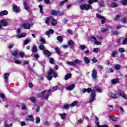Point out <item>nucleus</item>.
<instances>
[{
    "label": "nucleus",
    "instance_id": "obj_1",
    "mask_svg": "<svg viewBox=\"0 0 127 127\" xmlns=\"http://www.w3.org/2000/svg\"><path fill=\"white\" fill-rule=\"evenodd\" d=\"M51 91H52V89L47 91H43L41 94L38 95V97H40L42 100H48V98H49V93H50Z\"/></svg>",
    "mask_w": 127,
    "mask_h": 127
},
{
    "label": "nucleus",
    "instance_id": "obj_2",
    "mask_svg": "<svg viewBox=\"0 0 127 127\" xmlns=\"http://www.w3.org/2000/svg\"><path fill=\"white\" fill-rule=\"evenodd\" d=\"M81 9H85V10H89V9H93V6L89 4H81L80 5Z\"/></svg>",
    "mask_w": 127,
    "mask_h": 127
},
{
    "label": "nucleus",
    "instance_id": "obj_3",
    "mask_svg": "<svg viewBox=\"0 0 127 127\" xmlns=\"http://www.w3.org/2000/svg\"><path fill=\"white\" fill-rule=\"evenodd\" d=\"M96 99V91L95 90H92L91 91V94L90 95V99L88 101V103H93L94 101Z\"/></svg>",
    "mask_w": 127,
    "mask_h": 127
},
{
    "label": "nucleus",
    "instance_id": "obj_4",
    "mask_svg": "<svg viewBox=\"0 0 127 127\" xmlns=\"http://www.w3.org/2000/svg\"><path fill=\"white\" fill-rule=\"evenodd\" d=\"M91 77L93 80H97V77H98V73H97V70L93 69L91 73Z\"/></svg>",
    "mask_w": 127,
    "mask_h": 127
},
{
    "label": "nucleus",
    "instance_id": "obj_5",
    "mask_svg": "<svg viewBox=\"0 0 127 127\" xmlns=\"http://www.w3.org/2000/svg\"><path fill=\"white\" fill-rule=\"evenodd\" d=\"M48 76L47 77L48 80H49V81H51V80H52V78H53V76L52 75H53V70L52 69H50L48 73Z\"/></svg>",
    "mask_w": 127,
    "mask_h": 127
},
{
    "label": "nucleus",
    "instance_id": "obj_6",
    "mask_svg": "<svg viewBox=\"0 0 127 127\" xmlns=\"http://www.w3.org/2000/svg\"><path fill=\"white\" fill-rule=\"evenodd\" d=\"M13 11L14 12H16V13L18 12H20L21 10L20 8L17 6L16 5H13L12 7Z\"/></svg>",
    "mask_w": 127,
    "mask_h": 127
},
{
    "label": "nucleus",
    "instance_id": "obj_7",
    "mask_svg": "<svg viewBox=\"0 0 127 127\" xmlns=\"http://www.w3.org/2000/svg\"><path fill=\"white\" fill-rule=\"evenodd\" d=\"M118 94L121 96V97H123L124 99H125L126 100H127V95L125 94V92L123 91H122L121 90L118 91Z\"/></svg>",
    "mask_w": 127,
    "mask_h": 127
},
{
    "label": "nucleus",
    "instance_id": "obj_8",
    "mask_svg": "<svg viewBox=\"0 0 127 127\" xmlns=\"http://www.w3.org/2000/svg\"><path fill=\"white\" fill-rule=\"evenodd\" d=\"M21 26L24 27L25 29H30V27H31V26L30 25V24L29 23H24L21 25Z\"/></svg>",
    "mask_w": 127,
    "mask_h": 127
},
{
    "label": "nucleus",
    "instance_id": "obj_9",
    "mask_svg": "<svg viewBox=\"0 0 127 127\" xmlns=\"http://www.w3.org/2000/svg\"><path fill=\"white\" fill-rule=\"evenodd\" d=\"M26 121H30L31 122H33L34 121L33 116L32 115H27L25 117Z\"/></svg>",
    "mask_w": 127,
    "mask_h": 127
},
{
    "label": "nucleus",
    "instance_id": "obj_10",
    "mask_svg": "<svg viewBox=\"0 0 127 127\" xmlns=\"http://www.w3.org/2000/svg\"><path fill=\"white\" fill-rule=\"evenodd\" d=\"M50 19L52 21V25L53 26H56L57 25V21L55 19H54L53 17H51Z\"/></svg>",
    "mask_w": 127,
    "mask_h": 127
},
{
    "label": "nucleus",
    "instance_id": "obj_11",
    "mask_svg": "<svg viewBox=\"0 0 127 127\" xmlns=\"http://www.w3.org/2000/svg\"><path fill=\"white\" fill-rule=\"evenodd\" d=\"M5 83H7L8 81V77H9V73H6L3 75Z\"/></svg>",
    "mask_w": 127,
    "mask_h": 127
},
{
    "label": "nucleus",
    "instance_id": "obj_12",
    "mask_svg": "<svg viewBox=\"0 0 127 127\" xmlns=\"http://www.w3.org/2000/svg\"><path fill=\"white\" fill-rule=\"evenodd\" d=\"M74 88H75V84H72L70 85H68L66 87V90H67L68 91H72V90H73V89H74Z\"/></svg>",
    "mask_w": 127,
    "mask_h": 127
},
{
    "label": "nucleus",
    "instance_id": "obj_13",
    "mask_svg": "<svg viewBox=\"0 0 127 127\" xmlns=\"http://www.w3.org/2000/svg\"><path fill=\"white\" fill-rule=\"evenodd\" d=\"M23 5L25 9H26V10H28L29 9V6H28V3H27V1H23Z\"/></svg>",
    "mask_w": 127,
    "mask_h": 127
},
{
    "label": "nucleus",
    "instance_id": "obj_14",
    "mask_svg": "<svg viewBox=\"0 0 127 127\" xmlns=\"http://www.w3.org/2000/svg\"><path fill=\"white\" fill-rule=\"evenodd\" d=\"M96 125L97 127H109V126L106 124L103 125H100V123L99 122V121L96 122Z\"/></svg>",
    "mask_w": 127,
    "mask_h": 127
},
{
    "label": "nucleus",
    "instance_id": "obj_15",
    "mask_svg": "<svg viewBox=\"0 0 127 127\" xmlns=\"http://www.w3.org/2000/svg\"><path fill=\"white\" fill-rule=\"evenodd\" d=\"M8 12L7 10L1 11L0 12V16H3V15H7Z\"/></svg>",
    "mask_w": 127,
    "mask_h": 127
},
{
    "label": "nucleus",
    "instance_id": "obj_16",
    "mask_svg": "<svg viewBox=\"0 0 127 127\" xmlns=\"http://www.w3.org/2000/svg\"><path fill=\"white\" fill-rule=\"evenodd\" d=\"M120 81V79H119V78H115V79H113L112 80H111V82L112 84H118V83H119Z\"/></svg>",
    "mask_w": 127,
    "mask_h": 127
},
{
    "label": "nucleus",
    "instance_id": "obj_17",
    "mask_svg": "<svg viewBox=\"0 0 127 127\" xmlns=\"http://www.w3.org/2000/svg\"><path fill=\"white\" fill-rule=\"evenodd\" d=\"M25 36H26V34L25 33H22L20 35H18L16 36V38L17 39H19V38H21L22 37H25Z\"/></svg>",
    "mask_w": 127,
    "mask_h": 127
},
{
    "label": "nucleus",
    "instance_id": "obj_18",
    "mask_svg": "<svg viewBox=\"0 0 127 127\" xmlns=\"http://www.w3.org/2000/svg\"><path fill=\"white\" fill-rule=\"evenodd\" d=\"M98 5H99L100 7H105V5L104 4V0H100L98 3Z\"/></svg>",
    "mask_w": 127,
    "mask_h": 127
},
{
    "label": "nucleus",
    "instance_id": "obj_19",
    "mask_svg": "<svg viewBox=\"0 0 127 127\" xmlns=\"http://www.w3.org/2000/svg\"><path fill=\"white\" fill-rule=\"evenodd\" d=\"M44 53H45V54H46V55H47L48 57H49L51 56V53L49 52V51H48V50H44Z\"/></svg>",
    "mask_w": 127,
    "mask_h": 127
},
{
    "label": "nucleus",
    "instance_id": "obj_20",
    "mask_svg": "<svg viewBox=\"0 0 127 127\" xmlns=\"http://www.w3.org/2000/svg\"><path fill=\"white\" fill-rule=\"evenodd\" d=\"M73 62V66H76L77 64H80V63H81V61L78 59L74 60Z\"/></svg>",
    "mask_w": 127,
    "mask_h": 127
},
{
    "label": "nucleus",
    "instance_id": "obj_21",
    "mask_svg": "<svg viewBox=\"0 0 127 127\" xmlns=\"http://www.w3.org/2000/svg\"><path fill=\"white\" fill-rule=\"evenodd\" d=\"M37 47H36L35 45L33 46V48L32 49V52L33 53H36L37 52Z\"/></svg>",
    "mask_w": 127,
    "mask_h": 127
},
{
    "label": "nucleus",
    "instance_id": "obj_22",
    "mask_svg": "<svg viewBox=\"0 0 127 127\" xmlns=\"http://www.w3.org/2000/svg\"><path fill=\"white\" fill-rule=\"evenodd\" d=\"M0 23L3 26H7V22H6V20H5V19L2 20Z\"/></svg>",
    "mask_w": 127,
    "mask_h": 127
},
{
    "label": "nucleus",
    "instance_id": "obj_23",
    "mask_svg": "<svg viewBox=\"0 0 127 127\" xmlns=\"http://www.w3.org/2000/svg\"><path fill=\"white\" fill-rule=\"evenodd\" d=\"M83 60L86 64H89V63H90V60L89 58H88V57H83Z\"/></svg>",
    "mask_w": 127,
    "mask_h": 127
},
{
    "label": "nucleus",
    "instance_id": "obj_24",
    "mask_svg": "<svg viewBox=\"0 0 127 127\" xmlns=\"http://www.w3.org/2000/svg\"><path fill=\"white\" fill-rule=\"evenodd\" d=\"M71 77H72V74L71 73H68L65 75L64 79L65 80H69Z\"/></svg>",
    "mask_w": 127,
    "mask_h": 127
},
{
    "label": "nucleus",
    "instance_id": "obj_25",
    "mask_svg": "<svg viewBox=\"0 0 127 127\" xmlns=\"http://www.w3.org/2000/svg\"><path fill=\"white\" fill-rule=\"evenodd\" d=\"M117 54L118 51L117 50H115L113 52H112V53L111 54V57L115 58V57H116V55H117Z\"/></svg>",
    "mask_w": 127,
    "mask_h": 127
},
{
    "label": "nucleus",
    "instance_id": "obj_26",
    "mask_svg": "<svg viewBox=\"0 0 127 127\" xmlns=\"http://www.w3.org/2000/svg\"><path fill=\"white\" fill-rule=\"evenodd\" d=\"M39 7L40 8V13H42V14H43V13H44L43 6L42 4H40L39 5Z\"/></svg>",
    "mask_w": 127,
    "mask_h": 127
},
{
    "label": "nucleus",
    "instance_id": "obj_27",
    "mask_svg": "<svg viewBox=\"0 0 127 127\" xmlns=\"http://www.w3.org/2000/svg\"><path fill=\"white\" fill-rule=\"evenodd\" d=\"M78 104V101H74L72 103L69 104L70 107H75Z\"/></svg>",
    "mask_w": 127,
    "mask_h": 127
},
{
    "label": "nucleus",
    "instance_id": "obj_28",
    "mask_svg": "<svg viewBox=\"0 0 127 127\" xmlns=\"http://www.w3.org/2000/svg\"><path fill=\"white\" fill-rule=\"evenodd\" d=\"M55 49L58 55H60L61 54V52L60 51V50H59V48L57 47Z\"/></svg>",
    "mask_w": 127,
    "mask_h": 127
},
{
    "label": "nucleus",
    "instance_id": "obj_29",
    "mask_svg": "<svg viewBox=\"0 0 127 127\" xmlns=\"http://www.w3.org/2000/svg\"><path fill=\"white\" fill-rule=\"evenodd\" d=\"M121 68H122V67L121 66V65H120L119 64H115V68L116 69V70H120V69H121Z\"/></svg>",
    "mask_w": 127,
    "mask_h": 127
},
{
    "label": "nucleus",
    "instance_id": "obj_30",
    "mask_svg": "<svg viewBox=\"0 0 127 127\" xmlns=\"http://www.w3.org/2000/svg\"><path fill=\"white\" fill-rule=\"evenodd\" d=\"M39 48L40 50H44L45 49V46H44V45L40 44L39 46Z\"/></svg>",
    "mask_w": 127,
    "mask_h": 127
},
{
    "label": "nucleus",
    "instance_id": "obj_31",
    "mask_svg": "<svg viewBox=\"0 0 127 127\" xmlns=\"http://www.w3.org/2000/svg\"><path fill=\"white\" fill-rule=\"evenodd\" d=\"M65 63L67 64V65H69V66H74L73 61L66 62Z\"/></svg>",
    "mask_w": 127,
    "mask_h": 127
},
{
    "label": "nucleus",
    "instance_id": "obj_32",
    "mask_svg": "<svg viewBox=\"0 0 127 127\" xmlns=\"http://www.w3.org/2000/svg\"><path fill=\"white\" fill-rule=\"evenodd\" d=\"M96 17L100 18V19H105V17L101 15L100 14H96Z\"/></svg>",
    "mask_w": 127,
    "mask_h": 127
},
{
    "label": "nucleus",
    "instance_id": "obj_33",
    "mask_svg": "<svg viewBox=\"0 0 127 127\" xmlns=\"http://www.w3.org/2000/svg\"><path fill=\"white\" fill-rule=\"evenodd\" d=\"M30 41H31V39H26L25 41H24V45H26L27 44H28V43H29V42H30Z\"/></svg>",
    "mask_w": 127,
    "mask_h": 127
},
{
    "label": "nucleus",
    "instance_id": "obj_34",
    "mask_svg": "<svg viewBox=\"0 0 127 127\" xmlns=\"http://www.w3.org/2000/svg\"><path fill=\"white\" fill-rule=\"evenodd\" d=\"M60 116L62 120H65V119L66 118V114L65 113L61 114Z\"/></svg>",
    "mask_w": 127,
    "mask_h": 127
},
{
    "label": "nucleus",
    "instance_id": "obj_35",
    "mask_svg": "<svg viewBox=\"0 0 127 127\" xmlns=\"http://www.w3.org/2000/svg\"><path fill=\"white\" fill-rule=\"evenodd\" d=\"M50 20H51V19H50V18L48 17L45 19V22L46 23V24L48 25V24H49V21H50Z\"/></svg>",
    "mask_w": 127,
    "mask_h": 127
},
{
    "label": "nucleus",
    "instance_id": "obj_36",
    "mask_svg": "<svg viewBox=\"0 0 127 127\" xmlns=\"http://www.w3.org/2000/svg\"><path fill=\"white\" fill-rule=\"evenodd\" d=\"M110 119H111V120L114 122H117L118 121V118L117 117L110 116Z\"/></svg>",
    "mask_w": 127,
    "mask_h": 127
},
{
    "label": "nucleus",
    "instance_id": "obj_37",
    "mask_svg": "<svg viewBox=\"0 0 127 127\" xmlns=\"http://www.w3.org/2000/svg\"><path fill=\"white\" fill-rule=\"evenodd\" d=\"M79 48L81 50H84L85 48H87V46L84 45H80L79 46Z\"/></svg>",
    "mask_w": 127,
    "mask_h": 127
},
{
    "label": "nucleus",
    "instance_id": "obj_38",
    "mask_svg": "<svg viewBox=\"0 0 127 127\" xmlns=\"http://www.w3.org/2000/svg\"><path fill=\"white\" fill-rule=\"evenodd\" d=\"M57 39L60 42H62L63 41V38H62V36H58Z\"/></svg>",
    "mask_w": 127,
    "mask_h": 127
},
{
    "label": "nucleus",
    "instance_id": "obj_39",
    "mask_svg": "<svg viewBox=\"0 0 127 127\" xmlns=\"http://www.w3.org/2000/svg\"><path fill=\"white\" fill-rule=\"evenodd\" d=\"M100 48H94L93 49V51L95 52V53H99V52H100Z\"/></svg>",
    "mask_w": 127,
    "mask_h": 127
},
{
    "label": "nucleus",
    "instance_id": "obj_40",
    "mask_svg": "<svg viewBox=\"0 0 127 127\" xmlns=\"http://www.w3.org/2000/svg\"><path fill=\"white\" fill-rule=\"evenodd\" d=\"M110 97L111 98H112V99H117V98H118L117 97V95H116L115 94H114V93H111V95H110Z\"/></svg>",
    "mask_w": 127,
    "mask_h": 127
},
{
    "label": "nucleus",
    "instance_id": "obj_41",
    "mask_svg": "<svg viewBox=\"0 0 127 127\" xmlns=\"http://www.w3.org/2000/svg\"><path fill=\"white\" fill-rule=\"evenodd\" d=\"M40 41H41V42H42V44H45L46 43V41H45V38H42L40 39Z\"/></svg>",
    "mask_w": 127,
    "mask_h": 127
},
{
    "label": "nucleus",
    "instance_id": "obj_42",
    "mask_svg": "<svg viewBox=\"0 0 127 127\" xmlns=\"http://www.w3.org/2000/svg\"><path fill=\"white\" fill-rule=\"evenodd\" d=\"M127 44V38H125L122 42V45H126V44Z\"/></svg>",
    "mask_w": 127,
    "mask_h": 127
},
{
    "label": "nucleus",
    "instance_id": "obj_43",
    "mask_svg": "<svg viewBox=\"0 0 127 127\" xmlns=\"http://www.w3.org/2000/svg\"><path fill=\"white\" fill-rule=\"evenodd\" d=\"M68 45H71V46H74V42L72 40H70L68 42Z\"/></svg>",
    "mask_w": 127,
    "mask_h": 127
},
{
    "label": "nucleus",
    "instance_id": "obj_44",
    "mask_svg": "<svg viewBox=\"0 0 127 127\" xmlns=\"http://www.w3.org/2000/svg\"><path fill=\"white\" fill-rule=\"evenodd\" d=\"M118 5L117 3H112L111 4V7H118Z\"/></svg>",
    "mask_w": 127,
    "mask_h": 127
},
{
    "label": "nucleus",
    "instance_id": "obj_45",
    "mask_svg": "<svg viewBox=\"0 0 127 127\" xmlns=\"http://www.w3.org/2000/svg\"><path fill=\"white\" fill-rule=\"evenodd\" d=\"M30 100L32 102V103H35L36 98L34 97H32L30 98Z\"/></svg>",
    "mask_w": 127,
    "mask_h": 127
},
{
    "label": "nucleus",
    "instance_id": "obj_46",
    "mask_svg": "<svg viewBox=\"0 0 127 127\" xmlns=\"http://www.w3.org/2000/svg\"><path fill=\"white\" fill-rule=\"evenodd\" d=\"M50 63L51 64H52V65H54V64H55V63H54V59L53 58L50 59Z\"/></svg>",
    "mask_w": 127,
    "mask_h": 127
},
{
    "label": "nucleus",
    "instance_id": "obj_47",
    "mask_svg": "<svg viewBox=\"0 0 127 127\" xmlns=\"http://www.w3.org/2000/svg\"><path fill=\"white\" fill-rule=\"evenodd\" d=\"M121 3L122 4H123V5H127V0H121Z\"/></svg>",
    "mask_w": 127,
    "mask_h": 127
},
{
    "label": "nucleus",
    "instance_id": "obj_48",
    "mask_svg": "<svg viewBox=\"0 0 127 127\" xmlns=\"http://www.w3.org/2000/svg\"><path fill=\"white\" fill-rule=\"evenodd\" d=\"M69 107H70V105L69 104H65L64 106V109H65V110H68Z\"/></svg>",
    "mask_w": 127,
    "mask_h": 127
},
{
    "label": "nucleus",
    "instance_id": "obj_49",
    "mask_svg": "<svg viewBox=\"0 0 127 127\" xmlns=\"http://www.w3.org/2000/svg\"><path fill=\"white\" fill-rule=\"evenodd\" d=\"M58 12V11H56V10H53L52 11V14H53V15H57Z\"/></svg>",
    "mask_w": 127,
    "mask_h": 127
},
{
    "label": "nucleus",
    "instance_id": "obj_50",
    "mask_svg": "<svg viewBox=\"0 0 127 127\" xmlns=\"http://www.w3.org/2000/svg\"><path fill=\"white\" fill-rule=\"evenodd\" d=\"M12 55H13V56H16L17 55V51H14L13 52H12Z\"/></svg>",
    "mask_w": 127,
    "mask_h": 127
},
{
    "label": "nucleus",
    "instance_id": "obj_51",
    "mask_svg": "<svg viewBox=\"0 0 127 127\" xmlns=\"http://www.w3.org/2000/svg\"><path fill=\"white\" fill-rule=\"evenodd\" d=\"M122 23H127V18H124L121 20Z\"/></svg>",
    "mask_w": 127,
    "mask_h": 127
},
{
    "label": "nucleus",
    "instance_id": "obj_52",
    "mask_svg": "<svg viewBox=\"0 0 127 127\" xmlns=\"http://www.w3.org/2000/svg\"><path fill=\"white\" fill-rule=\"evenodd\" d=\"M21 108L22 110H26V106H25V105L24 104L21 105Z\"/></svg>",
    "mask_w": 127,
    "mask_h": 127
},
{
    "label": "nucleus",
    "instance_id": "obj_53",
    "mask_svg": "<svg viewBox=\"0 0 127 127\" xmlns=\"http://www.w3.org/2000/svg\"><path fill=\"white\" fill-rule=\"evenodd\" d=\"M119 52H121V53H124V52H126V50L124 48H120L119 49Z\"/></svg>",
    "mask_w": 127,
    "mask_h": 127
},
{
    "label": "nucleus",
    "instance_id": "obj_54",
    "mask_svg": "<svg viewBox=\"0 0 127 127\" xmlns=\"http://www.w3.org/2000/svg\"><path fill=\"white\" fill-rule=\"evenodd\" d=\"M19 55L21 57V58H23V57H24V53L22 52L21 53H19Z\"/></svg>",
    "mask_w": 127,
    "mask_h": 127
},
{
    "label": "nucleus",
    "instance_id": "obj_55",
    "mask_svg": "<svg viewBox=\"0 0 127 127\" xmlns=\"http://www.w3.org/2000/svg\"><path fill=\"white\" fill-rule=\"evenodd\" d=\"M23 65H27L28 64H29V61H24L23 62Z\"/></svg>",
    "mask_w": 127,
    "mask_h": 127
},
{
    "label": "nucleus",
    "instance_id": "obj_56",
    "mask_svg": "<svg viewBox=\"0 0 127 127\" xmlns=\"http://www.w3.org/2000/svg\"><path fill=\"white\" fill-rule=\"evenodd\" d=\"M120 15H117L115 18L114 19V20H115V21H117V20H118L119 18H120Z\"/></svg>",
    "mask_w": 127,
    "mask_h": 127
},
{
    "label": "nucleus",
    "instance_id": "obj_57",
    "mask_svg": "<svg viewBox=\"0 0 127 127\" xmlns=\"http://www.w3.org/2000/svg\"><path fill=\"white\" fill-rule=\"evenodd\" d=\"M13 44H9L8 46V48H9V49H11V48L13 47Z\"/></svg>",
    "mask_w": 127,
    "mask_h": 127
},
{
    "label": "nucleus",
    "instance_id": "obj_58",
    "mask_svg": "<svg viewBox=\"0 0 127 127\" xmlns=\"http://www.w3.org/2000/svg\"><path fill=\"white\" fill-rule=\"evenodd\" d=\"M36 124H39L40 123V118L38 117L36 118Z\"/></svg>",
    "mask_w": 127,
    "mask_h": 127
},
{
    "label": "nucleus",
    "instance_id": "obj_59",
    "mask_svg": "<svg viewBox=\"0 0 127 127\" xmlns=\"http://www.w3.org/2000/svg\"><path fill=\"white\" fill-rule=\"evenodd\" d=\"M64 14V12L62 11H58L57 15H63Z\"/></svg>",
    "mask_w": 127,
    "mask_h": 127
},
{
    "label": "nucleus",
    "instance_id": "obj_60",
    "mask_svg": "<svg viewBox=\"0 0 127 127\" xmlns=\"http://www.w3.org/2000/svg\"><path fill=\"white\" fill-rule=\"evenodd\" d=\"M90 41L92 42L94 41H96V37H91L90 38Z\"/></svg>",
    "mask_w": 127,
    "mask_h": 127
},
{
    "label": "nucleus",
    "instance_id": "obj_61",
    "mask_svg": "<svg viewBox=\"0 0 127 127\" xmlns=\"http://www.w3.org/2000/svg\"><path fill=\"white\" fill-rule=\"evenodd\" d=\"M65 2H66V1H65V0L61 2V3H60V6H62V5H63V4H64V3H65Z\"/></svg>",
    "mask_w": 127,
    "mask_h": 127
},
{
    "label": "nucleus",
    "instance_id": "obj_62",
    "mask_svg": "<svg viewBox=\"0 0 127 127\" xmlns=\"http://www.w3.org/2000/svg\"><path fill=\"white\" fill-rule=\"evenodd\" d=\"M46 4H49L50 3V0H44Z\"/></svg>",
    "mask_w": 127,
    "mask_h": 127
},
{
    "label": "nucleus",
    "instance_id": "obj_63",
    "mask_svg": "<svg viewBox=\"0 0 127 127\" xmlns=\"http://www.w3.org/2000/svg\"><path fill=\"white\" fill-rule=\"evenodd\" d=\"M86 92H87V89H86V88H84V89H82L81 90V93L82 94H84V93H86Z\"/></svg>",
    "mask_w": 127,
    "mask_h": 127
},
{
    "label": "nucleus",
    "instance_id": "obj_64",
    "mask_svg": "<svg viewBox=\"0 0 127 127\" xmlns=\"http://www.w3.org/2000/svg\"><path fill=\"white\" fill-rule=\"evenodd\" d=\"M0 97L1 99H4V97H5L4 94H3V93H1V94H0Z\"/></svg>",
    "mask_w": 127,
    "mask_h": 127
}]
</instances>
